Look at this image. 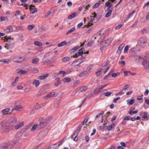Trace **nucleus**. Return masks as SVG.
<instances>
[{
  "mask_svg": "<svg viewBox=\"0 0 149 149\" xmlns=\"http://www.w3.org/2000/svg\"><path fill=\"white\" fill-rule=\"evenodd\" d=\"M147 39L145 37L140 38L138 41V45L141 47H144L146 45Z\"/></svg>",
  "mask_w": 149,
  "mask_h": 149,
  "instance_id": "1",
  "label": "nucleus"
},
{
  "mask_svg": "<svg viewBox=\"0 0 149 149\" xmlns=\"http://www.w3.org/2000/svg\"><path fill=\"white\" fill-rule=\"evenodd\" d=\"M4 41H6L7 42V43H6L7 45H8L10 47L13 46L15 45L14 42L13 41H11L12 38L10 37H8L7 36H5L4 37Z\"/></svg>",
  "mask_w": 149,
  "mask_h": 149,
  "instance_id": "2",
  "label": "nucleus"
},
{
  "mask_svg": "<svg viewBox=\"0 0 149 149\" xmlns=\"http://www.w3.org/2000/svg\"><path fill=\"white\" fill-rule=\"evenodd\" d=\"M85 60V57H83L82 56V57L80 59L74 61L73 62L72 64V66H76L78 65L79 66H80V64L83 61H84Z\"/></svg>",
  "mask_w": 149,
  "mask_h": 149,
  "instance_id": "3",
  "label": "nucleus"
},
{
  "mask_svg": "<svg viewBox=\"0 0 149 149\" xmlns=\"http://www.w3.org/2000/svg\"><path fill=\"white\" fill-rule=\"evenodd\" d=\"M88 88L87 86H85L81 87L80 88H78L76 89L72 93L73 95H75L77 93V92L80 93L81 92H84L86 91Z\"/></svg>",
  "mask_w": 149,
  "mask_h": 149,
  "instance_id": "4",
  "label": "nucleus"
},
{
  "mask_svg": "<svg viewBox=\"0 0 149 149\" xmlns=\"http://www.w3.org/2000/svg\"><path fill=\"white\" fill-rule=\"evenodd\" d=\"M15 144V143L14 141H9L7 144V146L1 147L0 149H8V148H11L13 147V145Z\"/></svg>",
  "mask_w": 149,
  "mask_h": 149,
  "instance_id": "5",
  "label": "nucleus"
},
{
  "mask_svg": "<svg viewBox=\"0 0 149 149\" xmlns=\"http://www.w3.org/2000/svg\"><path fill=\"white\" fill-rule=\"evenodd\" d=\"M51 119L50 118L48 119V122H46L45 121L44 122H40V123L38 125V127L40 129L45 127L47 125V124L48 123L51 121Z\"/></svg>",
  "mask_w": 149,
  "mask_h": 149,
  "instance_id": "6",
  "label": "nucleus"
},
{
  "mask_svg": "<svg viewBox=\"0 0 149 149\" xmlns=\"http://www.w3.org/2000/svg\"><path fill=\"white\" fill-rule=\"evenodd\" d=\"M142 64L145 68L149 69V62L147 60L143 59Z\"/></svg>",
  "mask_w": 149,
  "mask_h": 149,
  "instance_id": "7",
  "label": "nucleus"
},
{
  "mask_svg": "<svg viewBox=\"0 0 149 149\" xmlns=\"http://www.w3.org/2000/svg\"><path fill=\"white\" fill-rule=\"evenodd\" d=\"M24 58L23 57H15L13 59V61L15 62L19 63L24 60Z\"/></svg>",
  "mask_w": 149,
  "mask_h": 149,
  "instance_id": "8",
  "label": "nucleus"
},
{
  "mask_svg": "<svg viewBox=\"0 0 149 149\" xmlns=\"http://www.w3.org/2000/svg\"><path fill=\"white\" fill-rule=\"evenodd\" d=\"M57 95V94L56 93L54 92H52L50 93L46 96H44V97L48 99L52 97H56Z\"/></svg>",
  "mask_w": 149,
  "mask_h": 149,
  "instance_id": "9",
  "label": "nucleus"
},
{
  "mask_svg": "<svg viewBox=\"0 0 149 149\" xmlns=\"http://www.w3.org/2000/svg\"><path fill=\"white\" fill-rule=\"evenodd\" d=\"M29 9L31 11V14H33L37 12V8H35V6L32 5H30L29 7Z\"/></svg>",
  "mask_w": 149,
  "mask_h": 149,
  "instance_id": "10",
  "label": "nucleus"
},
{
  "mask_svg": "<svg viewBox=\"0 0 149 149\" xmlns=\"http://www.w3.org/2000/svg\"><path fill=\"white\" fill-rule=\"evenodd\" d=\"M9 120L10 123L13 124L16 122L17 118H16L14 116H12L9 119Z\"/></svg>",
  "mask_w": 149,
  "mask_h": 149,
  "instance_id": "11",
  "label": "nucleus"
},
{
  "mask_svg": "<svg viewBox=\"0 0 149 149\" xmlns=\"http://www.w3.org/2000/svg\"><path fill=\"white\" fill-rule=\"evenodd\" d=\"M113 9V8H107V11H108L107 13L105 15V17H109L110 15L111 14L112 12V10Z\"/></svg>",
  "mask_w": 149,
  "mask_h": 149,
  "instance_id": "12",
  "label": "nucleus"
},
{
  "mask_svg": "<svg viewBox=\"0 0 149 149\" xmlns=\"http://www.w3.org/2000/svg\"><path fill=\"white\" fill-rule=\"evenodd\" d=\"M83 54V52L81 51V50H79L77 53L75 54V56H73L74 58L78 57V56H82Z\"/></svg>",
  "mask_w": 149,
  "mask_h": 149,
  "instance_id": "13",
  "label": "nucleus"
},
{
  "mask_svg": "<svg viewBox=\"0 0 149 149\" xmlns=\"http://www.w3.org/2000/svg\"><path fill=\"white\" fill-rule=\"evenodd\" d=\"M24 123V122H22L17 124L15 126V129L16 130L18 129L20 127H22L23 126Z\"/></svg>",
  "mask_w": 149,
  "mask_h": 149,
  "instance_id": "14",
  "label": "nucleus"
},
{
  "mask_svg": "<svg viewBox=\"0 0 149 149\" xmlns=\"http://www.w3.org/2000/svg\"><path fill=\"white\" fill-rule=\"evenodd\" d=\"M77 133L74 132L72 136V139L75 141H77L78 140V138L77 137Z\"/></svg>",
  "mask_w": 149,
  "mask_h": 149,
  "instance_id": "15",
  "label": "nucleus"
},
{
  "mask_svg": "<svg viewBox=\"0 0 149 149\" xmlns=\"http://www.w3.org/2000/svg\"><path fill=\"white\" fill-rule=\"evenodd\" d=\"M100 49L102 50L103 49V47L105 48L108 45L106 44L105 42L104 43L102 41V42L100 43Z\"/></svg>",
  "mask_w": 149,
  "mask_h": 149,
  "instance_id": "16",
  "label": "nucleus"
},
{
  "mask_svg": "<svg viewBox=\"0 0 149 149\" xmlns=\"http://www.w3.org/2000/svg\"><path fill=\"white\" fill-rule=\"evenodd\" d=\"M40 84L39 81L36 79H34L33 82V85H35L36 87L38 86Z\"/></svg>",
  "mask_w": 149,
  "mask_h": 149,
  "instance_id": "17",
  "label": "nucleus"
},
{
  "mask_svg": "<svg viewBox=\"0 0 149 149\" xmlns=\"http://www.w3.org/2000/svg\"><path fill=\"white\" fill-rule=\"evenodd\" d=\"M145 119H146L147 120H148V113L146 112H144L143 115L142 117V120H144Z\"/></svg>",
  "mask_w": 149,
  "mask_h": 149,
  "instance_id": "18",
  "label": "nucleus"
},
{
  "mask_svg": "<svg viewBox=\"0 0 149 149\" xmlns=\"http://www.w3.org/2000/svg\"><path fill=\"white\" fill-rule=\"evenodd\" d=\"M88 72V71L87 70H83L82 72H81L79 76L80 77H81L82 76L86 75V74H87Z\"/></svg>",
  "mask_w": 149,
  "mask_h": 149,
  "instance_id": "19",
  "label": "nucleus"
},
{
  "mask_svg": "<svg viewBox=\"0 0 149 149\" xmlns=\"http://www.w3.org/2000/svg\"><path fill=\"white\" fill-rule=\"evenodd\" d=\"M10 110V109L9 108H6L2 110V112L3 114L5 115L8 114V112H9Z\"/></svg>",
  "mask_w": 149,
  "mask_h": 149,
  "instance_id": "20",
  "label": "nucleus"
},
{
  "mask_svg": "<svg viewBox=\"0 0 149 149\" xmlns=\"http://www.w3.org/2000/svg\"><path fill=\"white\" fill-rule=\"evenodd\" d=\"M76 14H77L76 13H74L69 15L68 17V18L70 19H71L74 17L76 15Z\"/></svg>",
  "mask_w": 149,
  "mask_h": 149,
  "instance_id": "21",
  "label": "nucleus"
},
{
  "mask_svg": "<svg viewBox=\"0 0 149 149\" xmlns=\"http://www.w3.org/2000/svg\"><path fill=\"white\" fill-rule=\"evenodd\" d=\"M48 74H45L44 75L41 76L39 77V79L41 80H43L48 77Z\"/></svg>",
  "mask_w": 149,
  "mask_h": 149,
  "instance_id": "22",
  "label": "nucleus"
},
{
  "mask_svg": "<svg viewBox=\"0 0 149 149\" xmlns=\"http://www.w3.org/2000/svg\"><path fill=\"white\" fill-rule=\"evenodd\" d=\"M57 82L55 83L54 85L56 87L58 86L61 84V80L60 79V78H58L56 79Z\"/></svg>",
  "mask_w": 149,
  "mask_h": 149,
  "instance_id": "23",
  "label": "nucleus"
},
{
  "mask_svg": "<svg viewBox=\"0 0 149 149\" xmlns=\"http://www.w3.org/2000/svg\"><path fill=\"white\" fill-rule=\"evenodd\" d=\"M34 44L40 47L42 46V43L39 41H35Z\"/></svg>",
  "mask_w": 149,
  "mask_h": 149,
  "instance_id": "24",
  "label": "nucleus"
},
{
  "mask_svg": "<svg viewBox=\"0 0 149 149\" xmlns=\"http://www.w3.org/2000/svg\"><path fill=\"white\" fill-rule=\"evenodd\" d=\"M112 38H109L105 40V43L108 45H109L111 42V41L112 40Z\"/></svg>",
  "mask_w": 149,
  "mask_h": 149,
  "instance_id": "25",
  "label": "nucleus"
},
{
  "mask_svg": "<svg viewBox=\"0 0 149 149\" xmlns=\"http://www.w3.org/2000/svg\"><path fill=\"white\" fill-rule=\"evenodd\" d=\"M123 47V46L122 45L120 46L118 48V50L117 51V53L118 54L120 53Z\"/></svg>",
  "mask_w": 149,
  "mask_h": 149,
  "instance_id": "26",
  "label": "nucleus"
},
{
  "mask_svg": "<svg viewBox=\"0 0 149 149\" xmlns=\"http://www.w3.org/2000/svg\"><path fill=\"white\" fill-rule=\"evenodd\" d=\"M101 90H102V89L100 86L99 87L97 88L94 90L93 91L94 93L95 94H96L98 92H100Z\"/></svg>",
  "mask_w": 149,
  "mask_h": 149,
  "instance_id": "27",
  "label": "nucleus"
},
{
  "mask_svg": "<svg viewBox=\"0 0 149 149\" xmlns=\"http://www.w3.org/2000/svg\"><path fill=\"white\" fill-rule=\"evenodd\" d=\"M39 61V59L37 58H35L33 59L32 61V63L33 64H36Z\"/></svg>",
  "mask_w": 149,
  "mask_h": 149,
  "instance_id": "28",
  "label": "nucleus"
},
{
  "mask_svg": "<svg viewBox=\"0 0 149 149\" xmlns=\"http://www.w3.org/2000/svg\"><path fill=\"white\" fill-rule=\"evenodd\" d=\"M66 44V42L65 41H64L60 43L58 45V46L59 47H61L65 45Z\"/></svg>",
  "mask_w": 149,
  "mask_h": 149,
  "instance_id": "29",
  "label": "nucleus"
},
{
  "mask_svg": "<svg viewBox=\"0 0 149 149\" xmlns=\"http://www.w3.org/2000/svg\"><path fill=\"white\" fill-rule=\"evenodd\" d=\"M22 134L20 131H19L17 132V133L15 135L16 138H17L20 137Z\"/></svg>",
  "mask_w": 149,
  "mask_h": 149,
  "instance_id": "30",
  "label": "nucleus"
},
{
  "mask_svg": "<svg viewBox=\"0 0 149 149\" xmlns=\"http://www.w3.org/2000/svg\"><path fill=\"white\" fill-rule=\"evenodd\" d=\"M70 57H65L62 59V61L63 62H66L70 60Z\"/></svg>",
  "mask_w": 149,
  "mask_h": 149,
  "instance_id": "31",
  "label": "nucleus"
},
{
  "mask_svg": "<svg viewBox=\"0 0 149 149\" xmlns=\"http://www.w3.org/2000/svg\"><path fill=\"white\" fill-rule=\"evenodd\" d=\"M13 28L12 26H9L7 27V29H6V30L7 31L11 32L13 31Z\"/></svg>",
  "mask_w": 149,
  "mask_h": 149,
  "instance_id": "32",
  "label": "nucleus"
},
{
  "mask_svg": "<svg viewBox=\"0 0 149 149\" xmlns=\"http://www.w3.org/2000/svg\"><path fill=\"white\" fill-rule=\"evenodd\" d=\"M18 73L21 74H24L27 73V71L21 70L18 72Z\"/></svg>",
  "mask_w": 149,
  "mask_h": 149,
  "instance_id": "33",
  "label": "nucleus"
},
{
  "mask_svg": "<svg viewBox=\"0 0 149 149\" xmlns=\"http://www.w3.org/2000/svg\"><path fill=\"white\" fill-rule=\"evenodd\" d=\"M135 10H134L133 11H132L131 13H130L129 14V16L127 17V19L128 20L129 18H130V17H132L133 15V14L134 13H135Z\"/></svg>",
  "mask_w": 149,
  "mask_h": 149,
  "instance_id": "34",
  "label": "nucleus"
},
{
  "mask_svg": "<svg viewBox=\"0 0 149 149\" xmlns=\"http://www.w3.org/2000/svg\"><path fill=\"white\" fill-rule=\"evenodd\" d=\"M105 4L108 7V8H112L111 7L112 6V4H111L110 3H109L108 2H107Z\"/></svg>",
  "mask_w": 149,
  "mask_h": 149,
  "instance_id": "35",
  "label": "nucleus"
},
{
  "mask_svg": "<svg viewBox=\"0 0 149 149\" xmlns=\"http://www.w3.org/2000/svg\"><path fill=\"white\" fill-rule=\"evenodd\" d=\"M115 125L114 123H112L111 125H109L107 127V129L109 130H110L112 129L113 126Z\"/></svg>",
  "mask_w": 149,
  "mask_h": 149,
  "instance_id": "36",
  "label": "nucleus"
},
{
  "mask_svg": "<svg viewBox=\"0 0 149 149\" xmlns=\"http://www.w3.org/2000/svg\"><path fill=\"white\" fill-rule=\"evenodd\" d=\"M71 81V79L69 78L65 77L63 79V81L64 82H70Z\"/></svg>",
  "mask_w": 149,
  "mask_h": 149,
  "instance_id": "37",
  "label": "nucleus"
},
{
  "mask_svg": "<svg viewBox=\"0 0 149 149\" xmlns=\"http://www.w3.org/2000/svg\"><path fill=\"white\" fill-rule=\"evenodd\" d=\"M127 102L129 103V104L132 105L134 103V99H132L130 100H127Z\"/></svg>",
  "mask_w": 149,
  "mask_h": 149,
  "instance_id": "38",
  "label": "nucleus"
},
{
  "mask_svg": "<svg viewBox=\"0 0 149 149\" xmlns=\"http://www.w3.org/2000/svg\"><path fill=\"white\" fill-rule=\"evenodd\" d=\"M130 47L129 45H127L125 47L124 51V52L125 53H126L127 52L129 48Z\"/></svg>",
  "mask_w": 149,
  "mask_h": 149,
  "instance_id": "39",
  "label": "nucleus"
},
{
  "mask_svg": "<svg viewBox=\"0 0 149 149\" xmlns=\"http://www.w3.org/2000/svg\"><path fill=\"white\" fill-rule=\"evenodd\" d=\"M30 68H31V69L32 70V72L33 73H37L38 72V70L36 68H33L32 67H30Z\"/></svg>",
  "mask_w": 149,
  "mask_h": 149,
  "instance_id": "40",
  "label": "nucleus"
},
{
  "mask_svg": "<svg viewBox=\"0 0 149 149\" xmlns=\"http://www.w3.org/2000/svg\"><path fill=\"white\" fill-rule=\"evenodd\" d=\"M35 27V25L33 24L29 25L27 27L28 29L29 30H31Z\"/></svg>",
  "mask_w": 149,
  "mask_h": 149,
  "instance_id": "41",
  "label": "nucleus"
},
{
  "mask_svg": "<svg viewBox=\"0 0 149 149\" xmlns=\"http://www.w3.org/2000/svg\"><path fill=\"white\" fill-rule=\"evenodd\" d=\"M37 127H38L37 124H35L32 127L31 129V131H33L34 130H35L36 129Z\"/></svg>",
  "mask_w": 149,
  "mask_h": 149,
  "instance_id": "42",
  "label": "nucleus"
},
{
  "mask_svg": "<svg viewBox=\"0 0 149 149\" xmlns=\"http://www.w3.org/2000/svg\"><path fill=\"white\" fill-rule=\"evenodd\" d=\"M81 127H82V125H79L77 130L75 132L77 133V134H78V133L79 132L81 128Z\"/></svg>",
  "mask_w": 149,
  "mask_h": 149,
  "instance_id": "43",
  "label": "nucleus"
},
{
  "mask_svg": "<svg viewBox=\"0 0 149 149\" xmlns=\"http://www.w3.org/2000/svg\"><path fill=\"white\" fill-rule=\"evenodd\" d=\"M100 3H96L93 6V8H96L100 6Z\"/></svg>",
  "mask_w": 149,
  "mask_h": 149,
  "instance_id": "44",
  "label": "nucleus"
},
{
  "mask_svg": "<svg viewBox=\"0 0 149 149\" xmlns=\"http://www.w3.org/2000/svg\"><path fill=\"white\" fill-rule=\"evenodd\" d=\"M93 68V66L92 65H90L88 66L87 68L86 69V70L88 71V72H90V71Z\"/></svg>",
  "mask_w": 149,
  "mask_h": 149,
  "instance_id": "45",
  "label": "nucleus"
},
{
  "mask_svg": "<svg viewBox=\"0 0 149 149\" xmlns=\"http://www.w3.org/2000/svg\"><path fill=\"white\" fill-rule=\"evenodd\" d=\"M92 14L93 15L94 14V15L93 16V19H91V22H92L94 19L97 17V14L95 12H94L93 13H92Z\"/></svg>",
  "mask_w": 149,
  "mask_h": 149,
  "instance_id": "46",
  "label": "nucleus"
},
{
  "mask_svg": "<svg viewBox=\"0 0 149 149\" xmlns=\"http://www.w3.org/2000/svg\"><path fill=\"white\" fill-rule=\"evenodd\" d=\"M51 62V61L50 60H47L43 62L44 64H45L50 63Z\"/></svg>",
  "mask_w": 149,
  "mask_h": 149,
  "instance_id": "47",
  "label": "nucleus"
},
{
  "mask_svg": "<svg viewBox=\"0 0 149 149\" xmlns=\"http://www.w3.org/2000/svg\"><path fill=\"white\" fill-rule=\"evenodd\" d=\"M112 94V93L111 92H109L107 93H104L103 94H104V95L106 96H109Z\"/></svg>",
  "mask_w": 149,
  "mask_h": 149,
  "instance_id": "48",
  "label": "nucleus"
},
{
  "mask_svg": "<svg viewBox=\"0 0 149 149\" xmlns=\"http://www.w3.org/2000/svg\"><path fill=\"white\" fill-rule=\"evenodd\" d=\"M119 74V73L118 72L113 73L112 74V76L113 77H115Z\"/></svg>",
  "mask_w": 149,
  "mask_h": 149,
  "instance_id": "49",
  "label": "nucleus"
},
{
  "mask_svg": "<svg viewBox=\"0 0 149 149\" xmlns=\"http://www.w3.org/2000/svg\"><path fill=\"white\" fill-rule=\"evenodd\" d=\"M88 118H87V117H86L85 118L83 122L82 123V125H84L87 122L88 120Z\"/></svg>",
  "mask_w": 149,
  "mask_h": 149,
  "instance_id": "50",
  "label": "nucleus"
},
{
  "mask_svg": "<svg viewBox=\"0 0 149 149\" xmlns=\"http://www.w3.org/2000/svg\"><path fill=\"white\" fill-rule=\"evenodd\" d=\"M28 128H23L20 131L22 134L24 133L26 130L28 129Z\"/></svg>",
  "mask_w": 149,
  "mask_h": 149,
  "instance_id": "51",
  "label": "nucleus"
},
{
  "mask_svg": "<svg viewBox=\"0 0 149 149\" xmlns=\"http://www.w3.org/2000/svg\"><path fill=\"white\" fill-rule=\"evenodd\" d=\"M123 24H119L117 26H116L115 27V29H118L121 28L123 26Z\"/></svg>",
  "mask_w": 149,
  "mask_h": 149,
  "instance_id": "52",
  "label": "nucleus"
},
{
  "mask_svg": "<svg viewBox=\"0 0 149 149\" xmlns=\"http://www.w3.org/2000/svg\"><path fill=\"white\" fill-rule=\"evenodd\" d=\"M72 70H73V69H72V68L70 69H69L67 70L66 71V74H69L70 73L72 72Z\"/></svg>",
  "mask_w": 149,
  "mask_h": 149,
  "instance_id": "53",
  "label": "nucleus"
},
{
  "mask_svg": "<svg viewBox=\"0 0 149 149\" xmlns=\"http://www.w3.org/2000/svg\"><path fill=\"white\" fill-rule=\"evenodd\" d=\"M120 98V97H118L114 99L113 100V102L115 103H117V101L119 100Z\"/></svg>",
  "mask_w": 149,
  "mask_h": 149,
  "instance_id": "54",
  "label": "nucleus"
},
{
  "mask_svg": "<svg viewBox=\"0 0 149 149\" xmlns=\"http://www.w3.org/2000/svg\"><path fill=\"white\" fill-rule=\"evenodd\" d=\"M93 41H90L88 43L87 45L88 46H91L93 45Z\"/></svg>",
  "mask_w": 149,
  "mask_h": 149,
  "instance_id": "55",
  "label": "nucleus"
},
{
  "mask_svg": "<svg viewBox=\"0 0 149 149\" xmlns=\"http://www.w3.org/2000/svg\"><path fill=\"white\" fill-rule=\"evenodd\" d=\"M75 29V28L72 27V28H71V29H70L68 31H69V32H70V33H71L72 32L74 31Z\"/></svg>",
  "mask_w": 149,
  "mask_h": 149,
  "instance_id": "56",
  "label": "nucleus"
},
{
  "mask_svg": "<svg viewBox=\"0 0 149 149\" xmlns=\"http://www.w3.org/2000/svg\"><path fill=\"white\" fill-rule=\"evenodd\" d=\"M128 87H129L128 85V84H126L125 86L124 87H123V88L122 90H126Z\"/></svg>",
  "mask_w": 149,
  "mask_h": 149,
  "instance_id": "57",
  "label": "nucleus"
},
{
  "mask_svg": "<svg viewBox=\"0 0 149 149\" xmlns=\"http://www.w3.org/2000/svg\"><path fill=\"white\" fill-rule=\"evenodd\" d=\"M15 110H16L17 111H19V109L22 108V107H19L17 106H16L14 108Z\"/></svg>",
  "mask_w": 149,
  "mask_h": 149,
  "instance_id": "58",
  "label": "nucleus"
},
{
  "mask_svg": "<svg viewBox=\"0 0 149 149\" xmlns=\"http://www.w3.org/2000/svg\"><path fill=\"white\" fill-rule=\"evenodd\" d=\"M22 27L20 26H17L16 27V30L15 31H18L21 29Z\"/></svg>",
  "mask_w": 149,
  "mask_h": 149,
  "instance_id": "59",
  "label": "nucleus"
},
{
  "mask_svg": "<svg viewBox=\"0 0 149 149\" xmlns=\"http://www.w3.org/2000/svg\"><path fill=\"white\" fill-rule=\"evenodd\" d=\"M79 48V46H77L75 47H74L73 48L74 50L75 51L77 50V49H78Z\"/></svg>",
  "mask_w": 149,
  "mask_h": 149,
  "instance_id": "60",
  "label": "nucleus"
},
{
  "mask_svg": "<svg viewBox=\"0 0 149 149\" xmlns=\"http://www.w3.org/2000/svg\"><path fill=\"white\" fill-rule=\"evenodd\" d=\"M96 131V130L95 129H94L93 130V132H92L91 134V135L92 136L95 133Z\"/></svg>",
  "mask_w": 149,
  "mask_h": 149,
  "instance_id": "61",
  "label": "nucleus"
},
{
  "mask_svg": "<svg viewBox=\"0 0 149 149\" xmlns=\"http://www.w3.org/2000/svg\"><path fill=\"white\" fill-rule=\"evenodd\" d=\"M120 145H121V146H122V147H126V145L125 143L124 142H122L120 143Z\"/></svg>",
  "mask_w": 149,
  "mask_h": 149,
  "instance_id": "62",
  "label": "nucleus"
},
{
  "mask_svg": "<svg viewBox=\"0 0 149 149\" xmlns=\"http://www.w3.org/2000/svg\"><path fill=\"white\" fill-rule=\"evenodd\" d=\"M135 48L134 47L132 48L130 50L129 52H135Z\"/></svg>",
  "mask_w": 149,
  "mask_h": 149,
  "instance_id": "63",
  "label": "nucleus"
},
{
  "mask_svg": "<svg viewBox=\"0 0 149 149\" xmlns=\"http://www.w3.org/2000/svg\"><path fill=\"white\" fill-rule=\"evenodd\" d=\"M146 19L148 20L149 19V11L146 17Z\"/></svg>",
  "mask_w": 149,
  "mask_h": 149,
  "instance_id": "64",
  "label": "nucleus"
}]
</instances>
